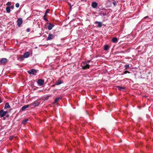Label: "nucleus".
<instances>
[{"mask_svg":"<svg viewBox=\"0 0 153 153\" xmlns=\"http://www.w3.org/2000/svg\"><path fill=\"white\" fill-rule=\"evenodd\" d=\"M112 42L114 43H115L117 41V37H114L112 38Z\"/></svg>","mask_w":153,"mask_h":153,"instance_id":"f3484780","label":"nucleus"},{"mask_svg":"<svg viewBox=\"0 0 153 153\" xmlns=\"http://www.w3.org/2000/svg\"><path fill=\"white\" fill-rule=\"evenodd\" d=\"M13 138V136H10V139H11V140H12Z\"/></svg>","mask_w":153,"mask_h":153,"instance_id":"473e14b6","label":"nucleus"},{"mask_svg":"<svg viewBox=\"0 0 153 153\" xmlns=\"http://www.w3.org/2000/svg\"><path fill=\"white\" fill-rule=\"evenodd\" d=\"M15 6L16 7L18 8L19 6V3H17L16 4Z\"/></svg>","mask_w":153,"mask_h":153,"instance_id":"bb28decb","label":"nucleus"},{"mask_svg":"<svg viewBox=\"0 0 153 153\" xmlns=\"http://www.w3.org/2000/svg\"><path fill=\"white\" fill-rule=\"evenodd\" d=\"M30 30V29L29 28H28L27 30V32H29Z\"/></svg>","mask_w":153,"mask_h":153,"instance_id":"c756f323","label":"nucleus"},{"mask_svg":"<svg viewBox=\"0 0 153 153\" xmlns=\"http://www.w3.org/2000/svg\"><path fill=\"white\" fill-rule=\"evenodd\" d=\"M90 62V61H89V60L88 62Z\"/></svg>","mask_w":153,"mask_h":153,"instance_id":"f704fd0d","label":"nucleus"},{"mask_svg":"<svg viewBox=\"0 0 153 153\" xmlns=\"http://www.w3.org/2000/svg\"><path fill=\"white\" fill-rule=\"evenodd\" d=\"M127 73H128L129 74V73H130V72L127 71H126L123 72V74H126Z\"/></svg>","mask_w":153,"mask_h":153,"instance_id":"a878e982","label":"nucleus"},{"mask_svg":"<svg viewBox=\"0 0 153 153\" xmlns=\"http://www.w3.org/2000/svg\"><path fill=\"white\" fill-rule=\"evenodd\" d=\"M38 71L37 70L34 69H32L27 71V72L30 74L36 75Z\"/></svg>","mask_w":153,"mask_h":153,"instance_id":"f257e3e1","label":"nucleus"},{"mask_svg":"<svg viewBox=\"0 0 153 153\" xmlns=\"http://www.w3.org/2000/svg\"><path fill=\"white\" fill-rule=\"evenodd\" d=\"M24 57V56H22V55H21L20 56V58L21 59H23Z\"/></svg>","mask_w":153,"mask_h":153,"instance_id":"7c9ffc66","label":"nucleus"},{"mask_svg":"<svg viewBox=\"0 0 153 153\" xmlns=\"http://www.w3.org/2000/svg\"><path fill=\"white\" fill-rule=\"evenodd\" d=\"M10 108V106L9 105V104L8 102H7L5 104V106L4 107V109H6L7 108Z\"/></svg>","mask_w":153,"mask_h":153,"instance_id":"2eb2a0df","label":"nucleus"},{"mask_svg":"<svg viewBox=\"0 0 153 153\" xmlns=\"http://www.w3.org/2000/svg\"><path fill=\"white\" fill-rule=\"evenodd\" d=\"M48 24L49 25H48V29L49 30H51L54 27V25L50 23H49Z\"/></svg>","mask_w":153,"mask_h":153,"instance_id":"1a4fd4ad","label":"nucleus"},{"mask_svg":"<svg viewBox=\"0 0 153 153\" xmlns=\"http://www.w3.org/2000/svg\"><path fill=\"white\" fill-rule=\"evenodd\" d=\"M5 118H4V120H5Z\"/></svg>","mask_w":153,"mask_h":153,"instance_id":"c9c22d12","label":"nucleus"},{"mask_svg":"<svg viewBox=\"0 0 153 153\" xmlns=\"http://www.w3.org/2000/svg\"><path fill=\"white\" fill-rule=\"evenodd\" d=\"M117 88H118V89L121 90L122 89H125V88L123 87H120V86H117Z\"/></svg>","mask_w":153,"mask_h":153,"instance_id":"412c9836","label":"nucleus"},{"mask_svg":"<svg viewBox=\"0 0 153 153\" xmlns=\"http://www.w3.org/2000/svg\"><path fill=\"white\" fill-rule=\"evenodd\" d=\"M124 67H125V70H127V69L129 67V65H125Z\"/></svg>","mask_w":153,"mask_h":153,"instance_id":"5701e85b","label":"nucleus"},{"mask_svg":"<svg viewBox=\"0 0 153 153\" xmlns=\"http://www.w3.org/2000/svg\"><path fill=\"white\" fill-rule=\"evenodd\" d=\"M2 101L0 99V103L2 102Z\"/></svg>","mask_w":153,"mask_h":153,"instance_id":"72a5a7b5","label":"nucleus"},{"mask_svg":"<svg viewBox=\"0 0 153 153\" xmlns=\"http://www.w3.org/2000/svg\"><path fill=\"white\" fill-rule=\"evenodd\" d=\"M61 98L62 97H61L56 98L55 100L54 103L57 102L59 100L61 99Z\"/></svg>","mask_w":153,"mask_h":153,"instance_id":"6ab92c4d","label":"nucleus"},{"mask_svg":"<svg viewBox=\"0 0 153 153\" xmlns=\"http://www.w3.org/2000/svg\"><path fill=\"white\" fill-rule=\"evenodd\" d=\"M6 10L7 13H9L10 11V7L9 6L6 7Z\"/></svg>","mask_w":153,"mask_h":153,"instance_id":"dca6fc26","label":"nucleus"},{"mask_svg":"<svg viewBox=\"0 0 153 153\" xmlns=\"http://www.w3.org/2000/svg\"><path fill=\"white\" fill-rule=\"evenodd\" d=\"M7 111H4L3 110L0 111V116L1 117H3L5 116L7 113Z\"/></svg>","mask_w":153,"mask_h":153,"instance_id":"f03ea898","label":"nucleus"},{"mask_svg":"<svg viewBox=\"0 0 153 153\" xmlns=\"http://www.w3.org/2000/svg\"><path fill=\"white\" fill-rule=\"evenodd\" d=\"M98 5L97 3L95 2H92L91 4V6L93 8H96Z\"/></svg>","mask_w":153,"mask_h":153,"instance_id":"9b49d317","label":"nucleus"},{"mask_svg":"<svg viewBox=\"0 0 153 153\" xmlns=\"http://www.w3.org/2000/svg\"><path fill=\"white\" fill-rule=\"evenodd\" d=\"M54 37V35L50 33L47 38V40H51L53 39Z\"/></svg>","mask_w":153,"mask_h":153,"instance_id":"423d86ee","label":"nucleus"},{"mask_svg":"<svg viewBox=\"0 0 153 153\" xmlns=\"http://www.w3.org/2000/svg\"><path fill=\"white\" fill-rule=\"evenodd\" d=\"M8 60L7 58H2L0 60V62L1 64L5 63L7 62Z\"/></svg>","mask_w":153,"mask_h":153,"instance_id":"39448f33","label":"nucleus"},{"mask_svg":"<svg viewBox=\"0 0 153 153\" xmlns=\"http://www.w3.org/2000/svg\"><path fill=\"white\" fill-rule=\"evenodd\" d=\"M94 23L98 24L97 27H101L102 26V24L101 22L96 21Z\"/></svg>","mask_w":153,"mask_h":153,"instance_id":"9d476101","label":"nucleus"},{"mask_svg":"<svg viewBox=\"0 0 153 153\" xmlns=\"http://www.w3.org/2000/svg\"><path fill=\"white\" fill-rule=\"evenodd\" d=\"M30 105H26L23 106L21 108L22 110L23 111H24L26 109V108H28Z\"/></svg>","mask_w":153,"mask_h":153,"instance_id":"ddd939ff","label":"nucleus"},{"mask_svg":"<svg viewBox=\"0 0 153 153\" xmlns=\"http://www.w3.org/2000/svg\"><path fill=\"white\" fill-rule=\"evenodd\" d=\"M43 18H44V19L46 21H47V22H48V19H47L46 17V16L45 15H44V16H43Z\"/></svg>","mask_w":153,"mask_h":153,"instance_id":"393cba45","label":"nucleus"},{"mask_svg":"<svg viewBox=\"0 0 153 153\" xmlns=\"http://www.w3.org/2000/svg\"><path fill=\"white\" fill-rule=\"evenodd\" d=\"M113 3L114 6H116L117 5L116 2L114 0H113Z\"/></svg>","mask_w":153,"mask_h":153,"instance_id":"b1692460","label":"nucleus"},{"mask_svg":"<svg viewBox=\"0 0 153 153\" xmlns=\"http://www.w3.org/2000/svg\"><path fill=\"white\" fill-rule=\"evenodd\" d=\"M109 46L108 45H105L104 47V49L105 51H107L109 49Z\"/></svg>","mask_w":153,"mask_h":153,"instance_id":"aec40b11","label":"nucleus"},{"mask_svg":"<svg viewBox=\"0 0 153 153\" xmlns=\"http://www.w3.org/2000/svg\"><path fill=\"white\" fill-rule=\"evenodd\" d=\"M63 81L61 79H58L57 81H56L55 85H59L63 83Z\"/></svg>","mask_w":153,"mask_h":153,"instance_id":"6e6552de","label":"nucleus"},{"mask_svg":"<svg viewBox=\"0 0 153 153\" xmlns=\"http://www.w3.org/2000/svg\"><path fill=\"white\" fill-rule=\"evenodd\" d=\"M89 68V65L88 64H86L85 65L82 66V68L84 70L88 69Z\"/></svg>","mask_w":153,"mask_h":153,"instance_id":"4468645a","label":"nucleus"},{"mask_svg":"<svg viewBox=\"0 0 153 153\" xmlns=\"http://www.w3.org/2000/svg\"><path fill=\"white\" fill-rule=\"evenodd\" d=\"M17 25L19 27H20L23 23L22 19L21 18H19L17 21Z\"/></svg>","mask_w":153,"mask_h":153,"instance_id":"7ed1b4c3","label":"nucleus"},{"mask_svg":"<svg viewBox=\"0 0 153 153\" xmlns=\"http://www.w3.org/2000/svg\"><path fill=\"white\" fill-rule=\"evenodd\" d=\"M5 118H4V120H5Z\"/></svg>","mask_w":153,"mask_h":153,"instance_id":"e433bc0d","label":"nucleus"},{"mask_svg":"<svg viewBox=\"0 0 153 153\" xmlns=\"http://www.w3.org/2000/svg\"><path fill=\"white\" fill-rule=\"evenodd\" d=\"M30 55V53L29 52H27L24 53L23 56L24 58H27Z\"/></svg>","mask_w":153,"mask_h":153,"instance_id":"f8f14e48","label":"nucleus"},{"mask_svg":"<svg viewBox=\"0 0 153 153\" xmlns=\"http://www.w3.org/2000/svg\"><path fill=\"white\" fill-rule=\"evenodd\" d=\"M55 85V84H54V85H52V86H51V87H54V86H55V85Z\"/></svg>","mask_w":153,"mask_h":153,"instance_id":"2f4dec72","label":"nucleus"},{"mask_svg":"<svg viewBox=\"0 0 153 153\" xmlns=\"http://www.w3.org/2000/svg\"><path fill=\"white\" fill-rule=\"evenodd\" d=\"M49 10H50L49 9H48L46 10L45 13L44 15H45L46 16V15L47 14V13H49Z\"/></svg>","mask_w":153,"mask_h":153,"instance_id":"4be33fe9","label":"nucleus"},{"mask_svg":"<svg viewBox=\"0 0 153 153\" xmlns=\"http://www.w3.org/2000/svg\"><path fill=\"white\" fill-rule=\"evenodd\" d=\"M44 82V81L42 79H38L37 81V83L40 85H43Z\"/></svg>","mask_w":153,"mask_h":153,"instance_id":"0eeeda50","label":"nucleus"},{"mask_svg":"<svg viewBox=\"0 0 153 153\" xmlns=\"http://www.w3.org/2000/svg\"><path fill=\"white\" fill-rule=\"evenodd\" d=\"M28 119H25L22 121V123L24 124H25L27 123V121H28Z\"/></svg>","mask_w":153,"mask_h":153,"instance_id":"a211bd4d","label":"nucleus"},{"mask_svg":"<svg viewBox=\"0 0 153 153\" xmlns=\"http://www.w3.org/2000/svg\"><path fill=\"white\" fill-rule=\"evenodd\" d=\"M6 5L8 6H10L11 5V3L10 2H8L7 4Z\"/></svg>","mask_w":153,"mask_h":153,"instance_id":"cd10ccee","label":"nucleus"},{"mask_svg":"<svg viewBox=\"0 0 153 153\" xmlns=\"http://www.w3.org/2000/svg\"><path fill=\"white\" fill-rule=\"evenodd\" d=\"M39 104V103L37 101H34L30 105V106H33L34 107H36L38 106Z\"/></svg>","mask_w":153,"mask_h":153,"instance_id":"20e7f679","label":"nucleus"},{"mask_svg":"<svg viewBox=\"0 0 153 153\" xmlns=\"http://www.w3.org/2000/svg\"><path fill=\"white\" fill-rule=\"evenodd\" d=\"M10 7V9H11H11H13V8H14V6H13V5H12V6H10V7Z\"/></svg>","mask_w":153,"mask_h":153,"instance_id":"c85d7f7f","label":"nucleus"}]
</instances>
